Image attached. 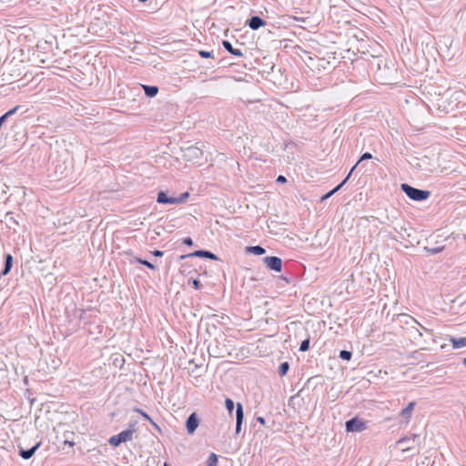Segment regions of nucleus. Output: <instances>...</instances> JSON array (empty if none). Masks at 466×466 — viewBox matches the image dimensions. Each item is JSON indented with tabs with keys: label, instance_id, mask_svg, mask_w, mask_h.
<instances>
[{
	"label": "nucleus",
	"instance_id": "f257e3e1",
	"mask_svg": "<svg viewBox=\"0 0 466 466\" xmlns=\"http://www.w3.org/2000/svg\"><path fill=\"white\" fill-rule=\"evenodd\" d=\"M400 189L407 195L410 199L414 201H424L431 196V191L416 188L407 183H402L400 185Z\"/></svg>",
	"mask_w": 466,
	"mask_h": 466
},
{
	"label": "nucleus",
	"instance_id": "f03ea898",
	"mask_svg": "<svg viewBox=\"0 0 466 466\" xmlns=\"http://www.w3.org/2000/svg\"><path fill=\"white\" fill-rule=\"evenodd\" d=\"M133 435L130 431L124 430L121 432L113 435L109 438L108 443L112 447H118L121 443L132 441Z\"/></svg>",
	"mask_w": 466,
	"mask_h": 466
},
{
	"label": "nucleus",
	"instance_id": "7ed1b4c3",
	"mask_svg": "<svg viewBox=\"0 0 466 466\" xmlns=\"http://www.w3.org/2000/svg\"><path fill=\"white\" fill-rule=\"evenodd\" d=\"M366 421L357 417L351 418L345 423V429L348 432H361L362 431L366 430Z\"/></svg>",
	"mask_w": 466,
	"mask_h": 466
},
{
	"label": "nucleus",
	"instance_id": "20e7f679",
	"mask_svg": "<svg viewBox=\"0 0 466 466\" xmlns=\"http://www.w3.org/2000/svg\"><path fill=\"white\" fill-rule=\"evenodd\" d=\"M187 258H208L211 260H218V257L215 253H213L209 250H205V249H198V250H196V251L188 253V254L181 255L179 257V259L183 260Z\"/></svg>",
	"mask_w": 466,
	"mask_h": 466
},
{
	"label": "nucleus",
	"instance_id": "39448f33",
	"mask_svg": "<svg viewBox=\"0 0 466 466\" xmlns=\"http://www.w3.org/2000/svg\"><path fill=\"white\" fill-rule=\"evenodd\" d=\"M263 262L266 267L272 271L281 272L282 270V259L276 256H268L263 258Z\"/></svg>",
	"mask_w": 466,
	"mask_h": 466
},
{
	"label": "nucleus",
	"instance_id": "423d86ee",
	"mask_svg": "<svg viewBox=\"0 0 466 466\" xmlns=\"http://www.w3.org/2000/svg\"><path fill=\"white\" fill-rule=\"evenodd\" d=\"M420 442V436L418 434H411L405 436L399 440L398 443L403 448V451H409L413 448L414 444Z\"/></svg>",
	"mask_w": 466,
	"mask_h": 466
},
{
	"label": "nucleus",
	"instance_id": "0eeeda50",
	"mask_svg": "<svg viewBox=\"0 0 466 466\" xmlns=\"http://www.w3.org/2000/svg\"><path fill=\"white\" fill-rule=\"evenodd\" d=\"M243 421H244L243 405L240 402H238L236 404V428H235L236 435H238L240 433Z\"/></svg>",
	"mask_w": 466,
	"mask_h": 466
},
{
	"label": "nucleus",
	"instance_id": "6e6552de",
	"mask_svg": "<svg viewBox=\"0 0 466 466\" xmlns=\"http://www.w3.org/2000/svg\"><path fill=\"white\" fill-rule=\"evenodd\" d=\"M199 418L196 412L191 413L186 420V429L188 434H193L199 425Z\"/></svg>",
	"mask_w": 466,
	"mask_h": 466
},
{
	"label": "nucleus",
	"instance_id": "1a4fd4ad",
	"mask_svg": "<svg viewBox=\"0 0 466 466\" xmlns=\"http://www.w3.org/2000/svg\"><path fill=\"white\" fill-rule=\"evenodd\" d=\"M202 156V149L196 146H190L184 151V157H187V160H198L200 159Z\"/></svg>",
	"mask_w": 466,
	"mask_h": 466
},
{
	"label": "nucleus",
	"instance_id": "9d476101",
	"mask_svg": "<svg viewBox=\"0 0 466 466\" xmlns=\"http://www.w3.org/2000/svg\"><path fill=\"white\" fill-rule=\"evenodd\" d=\"M157 202L163 205H177L176 197L168 196L167 191L160 190L157 192Z\"/></svg>",
	"mask_w": 466,
	"mask_h": 466
},
{
	"label": "nucleus",
	"instance_id": "9b49d317",
	"mask_svg": "<svg viewBox=\"0 0 466 466\" xmlns=\"http://www.w3.org/2000/svg\"><path fill=\"white\" fill-rule=\"evenodd\" d=\"M265 25L266 22L258 15H252L246 21V25H248L252 30H258Z\"/></svg>",
	"mask_w": 466,
	"mask_h": 466
},
{
	"label": "nucleus",
	"instance_id": "f8f14e48",
	"mask_svg": "<svg viewBox=\"0 0 466 466\" xmlns=\"http://www.w3.org/2000/svg\"><path fill=\"white\" fill-rule=\"evenodd\" d=\"M5 223L9 229L13 230L14 232L17 231V227H19V221L16 218V217H15L13 212H7L5 214Z\"/></svg>",
	"mask_w": 466,
	"mask_h": 466
},
{
	"label": "nucleus",
	"instance_id": "ddd939ff",
	"mask_svg": "<svg viewBox=\"0 0 466 466\" xmlns=\"http://www.w3.org/2000/svg\"><path fill=\"white\" fill-rule=\"evenodd\" d=\"M40 446H41V442L39 441L36 444H35L33 447H31L30 449L25 450L23 448H19L18 454L24 460H29L34 456V454L39 449Z\"/></svg>",
	"mask_w": 466,
	"mask_h": 466
},
{
	"label": "nucleus",
	"instance_id": "4468645a",
	"mask_svg": "<svg viewBox=\"0 0 466 466\" xmlns=\"http://www.w3.org/2000/svg\"><path fill=\"white\" fill-rule=\"evenodd\" d=\"M14 263L13 256L10 253L5 255L4 268L0 273L1 277L6 276L12 269Z\"/></svg>",
	"mask_w": 466,
	"mask_h": 466
},
{
	"label": "nucleus",
	"instance_id": "2eb2a0df",
	"mask_svg": "<svg viewBox=\"0 0 466 466\" xmlns=\"http://www.w3.org/2000/svg\"><path fill=\"white\" fill-rule=\"evenodd\" d=\"M223 47L231 55L237 57H242L243 52L240 49L234 48L232 44L228 40L222 41Z\"/></svg>",
	"mask_w": 466,
	"mask_h": 466
},
{
	"label": "nucleus",
	"instance_id": "dca6fc26",
	"mask_svg": "<svg viewBox=\"0 0 466 466\" xmlns=\"http://www.w3.org/2000/svg\"><path fill=\"white\" fill-rule=\"evenodd\" d=\"M142 88L144 89L145 95L150 98L155 97L159 91L157 86L142 85Z\"/></svg>",
	"mask_w": 466,
	"mask_h": 466
},
{
	"label": "nucleus",
	"instance_id": "f3484780",
	"mask_svg": "<svg viewBox=\"0 0 466 466\" xmlns=\"http://www.w3.org/2000/svg\"><path fill=\"white\" fill-rule=\"evenodd\" d=\"M449 341L451 343L453 349H460L466 346V336L458 339L450 336Z\"/></svg>",
	"mask_w": 466,
	"mask_h": 466
},
{
	"label": "nucleus",
	"instance_id": "a211bd4d",
	"mask_svg": "<svg viewBox=\"0 0 466 466\" xmlns=\"http://www.w3.org/2000/svg\"><path fill=\"white\" fill-rule=\"evenodd\" d=\"M246 252L247 253H249V254H254V255H257V256H260V255H263L266 253V249L259 246V245H257V246H248L246 248Z\"/></svg>",
	"mask_w": 466,
	"mask_h": 466
},
{
	"label": "nucleus",
	"instance_id": "6ab92c4d",
	"mask_svg": "<svg viewBox=\"0 0 466 466\" xmlns=\"http://www.w3.org/2000/svg\"><path fill=\"white\" fill-rule=\"evenodd\" d=\"M139 263L143 266H146L147 268H148L149 269H152V270H155L156 269V266L151 263L150 261L147 260V259H144L142 258H139V257H134L131 260H130V263L133 264V263Z\"/></svg>",
	"mask_w": 466,
	"mask_h": 466
},
{
	"label": "nucleus",
	"instance_id": "aec40b11",
	"mask_svg": "<svg viewBox=\"0 0 466 466\" xmlns=\"http://www.w3.org/2000/svg\"><path fill=\"white\" fill-rule=\"evenodd\" d=\"M415 404L416 403L414 401L410 402L407 405V407L400 411V416H402L405 419H410L411 416V412L415 407Z\"/></svg>",
	"mask_w": 466,
	"mask_h": 466
},
{
	"label": "nucleus",
	"instance_id": "412c9836",
	"mask_svg": "<svg viewBox=\"0 0 466 466\" xmlns=\"http://www.w3.org/2000/svg\"><path fill=\"white\" fill-rule=\"evenodd\" d=\"M289 370V364L288 361L281 362L278 369V373L280 377H284Z\"/></svg>",
	"mask_w": 466,
	"mask_h": 466
},
{
	"label": "nucleus",
	"instance_id": "4be33fe9",
	"mask_svg": "<svg viewBox=\"0 0 466 466\" xmlns=\"http://www.w3.org/2000/svg\"><path fill=\"white\" fill-rule=\"evenodd\" d=\"M218 457L216 453L211 452L208 458L206 466H218Z\"/></svg>",
	"mask_w": 466,
	"mask_h": 466
},
{
	"label": "nucleus",
	"instance_id": "5701e85b",
	"mask_svg": "<svg viewBox=\"0 0 466 466\" xmlns=\"http://www.w3.org/2000/svg\"><path fill=\"white\" fill-rule=\"evenodd\" d=\"M225 407L227 410L228 411V414L230 417H232V413L235 408V403L230 398H226L225 400Z\"/></svg>",
	"mask_w": 466,
	"mask_h": 466
},
{
	"label": "nucleus",
	"instance_id": "b1692460",
	"mask_svg": "<svg viewBox=\"0 0 466 466\" xmlns=\"http://www.w3.org/2000/svg\"><path fill=\"white\" fill-rule=\"evenodd\" d=\"M309 345H310V338H309V336H308V338H306L304 340L301 341L299 349V351L305 352V351L309 350Z\"/></svg>",
	"mask_w": 466,
	"mask_h": 466
},
{
	"label": "nucleus",
	"instance_id": "393cba45",
	"mask_svg": "<svg viewBox=\"0 0 466 466\" xmlns=\"http://www.w3.org/2000/svg\"><path fill=\"white\" fill-rule=\"evenodd\" d=\"M339 357L342 360L350 361L352 358V352L350 350H342L339 351Z\"/></svg>",
	"mask_w": 466,
	"mask_h": 466
},
{
	"label": "nucleus",
	"instance_id": "a878e982",
	"mask_svg": "<svg viewBox=\"0 0 466 466\" xmlns=\"http://www.w3.org/2000/svg\"><path fill=\"white\" fill-rule=\"evenodd\" d=\"M188 198H189V193L187 191L181 193L178 197H176L177 205L185 203Z\"/></svg>",
	"mask_w": 466,
	"mask_h": 466
},
{
	"label": "nucleus",
	"instance_id": "bb28decb",
	"mask_svg": "<svg viewBox=\"0 0 466 466\" xmlns=\"http://www.w3.org/2000/svg\"><path fill=\"white\" fill-rule=\"evenodd\" d=\"M21 108V106L17 105L15 107L9 109L7 112H5L3 116L8 119L12 116L15 115L17 111Z\"/></svg>",
	"mask_w": 466,
	"mask_h": 466
},
{
	"label": "nucleus",
	"instance_id": "cd10ccee",
	"mask_svg": "<svg viewBox=\"0 0 466 466\" xmlns=\"http://www.w3.org/2000/svg\"><path fill=\"white\" fill-rule=\"evenodd\" d=\"M188 285H191L195 289H200L202 287L200 280L198 279H188Z\"/></svg>",
	"mask_w": 466,
	"mask_h": 466
},
{
	"label": "nucleus",
	"instance_id": "c85d7f7f",
	"mask_svg": "<svg viewBox=\"0 0 466 466\" xmlns=\"http://www.w3.org/2000/svg\"><path fill=\"white\" fill-rule=\"evenodd\" d=\"M134 411L140 414L145 420H148L149 422H151L153 420L152 418L146 411H144L143 410H141L139 408H135Z\"/></svg>",
	"mask_w": 466,
	"mask_h": 466
},
{
	"label": "nucleus",
	"instance_id": "c756f323",
	"mask_svg": "<svg viewBox=\"0 0 466 466\" xmlns=\"http://www.w3.org/2000/svg\"><path fill=\"white\" fill-rule=\"evenodd\" d=\"M371 158H372V155L370 152H365L360 156V159L358 160V162L355 165H357V167H358L359 164L361 163L362 161L370 160Z\"/></svg>",
	"mask_w": 466,
	"mask_h": 466
},
{
	"label": "nucleus",
	"instance_id": "7c9ffc66",
	"mask_svg": "<svg viewBox=\"0 0 466 466\" xmlns=\"http://www.w3.org/2000/svg\"><path fill=\"white\" fill-rule=\"evenodd\" d=\"M426 250L431 255H436L443 250V247H437V248H426Z\"/></svg>",
	"mask_w": 466,
	"mask_h": 466
},
{
	"label": "nucleus",
	"instance_id": "2f4dec72",
	"mask_svg": "<svg viewBox=\"0 0 466 466\" xmlns=\"http://www.w3.org/2000/svg\"><path fill=\"white\" fill-rule=\"evenodd\" d=\"M127 430L130 431L131 434L134 435V433L137 431V421H130Z\"/></svg>",
	"mask_w": 466,
	"mask_h": 466
},
{
	"label": "nucleus",
	"instance_id": "473e14b6",
	"mask_svg": "<svg viewBox=\"0 0 466 466\" xmlns=\"http://www.w3.org/2000/svg\"><path fill=\"white\" fill-rule=\"evenodd\" d=\"M198 54L203 58H210V57H212V52L211 51L200 50V51H198Z\"/></svg>",
	"mask_w": 466,
	"mask_h": 466
},
{
	"label": "nucleus",
	"instance_id": "72a5a7b5",
	"mask_svg": "<svg viewBox=\"0 0 466 466\" xmlns=\"http://www.w3.org/2000/svg\"><path fill=\"white\" fill-rule=\"evenodd\" d=\"M357 168V165H354L350 171L349 172V174L347 175V177L341 181V183H344V185L347 183V181L350 179L352 172Z\"/></svg>",
	"mask_w": 466,
	"mask_h": 466
},
{
	"label": "nucleus",
	"instance_id": "f704fd0d",
	"mask_svg": "<svg viewBox=\"0 0 466 466\" xmlns=\"http://www.w3.org/2000/svg\"><path fill=\"white\" fill-rule=\"evenodd\" d=\"M182 243L187 246H193V240L190 237H187L182 239Z\"/></svg>",
	"mask_w": 466,
	"mask_h": 466
},
{
	"label": "nucleus",
	"instance_id": "c9c22d12",
	"mask_svg": "<svg viewBox=\"0 0 466 466\" xmlns=\"http://www.w3.org/2000/svg\"><path fill=\"white\" fill-rule=\"evenodd\" d=\"M151 254L155 257L161 258V257H163L164 252L159 249H155V250L151 251Z\"/></svg>",
	"mask_w": 466,
	"mask_h": 466
},
{
	"label": "nucleus",
	"instance_id": "e433bc0d",
	"mask_svg": "<svg viewBox=\"0 0 466 466\" xmlns=\"http://www.w3.org/2000/svg\"><path fill=\"white\" fill-rule=\"evenodd\" d=\"M276 182H277V183H280V184H284V183H286V182H287V178H286V177H285V176H283V175H279V176L277 177Z\"/></svg>",
	"mask_w": 466,
	"mask_h": 466
},
{
	"label": "nucleus",
	"instance_id": "4c0bfd02",
	"mask_svg": "<svg viewBox=\"0 0 466 466\" xmlns=\"http://www.w3.org/2000/svg\"><path fill=\"white\" fill-rule=\"evenodd\" d=\"M333 195H334L333 191H332V190H330V191H329L328 193H326L325 195H323V196L321 197V199H320V200H321V201H325V200H327L328 198H330L331 196H333Z\"/></svg>",
	"mask_w": 466,
	"mask_h": 466
},
{
	"label": "nucleus",
	"instance_id": "58836bf2",
	"mask_svg": "<svg viewBox=\"0 0 466 466\" xmlns=\"http://www.w3.org/2000/svg\"><path fill=\"white\" fill-rule=\"evenodd\" d=\"M150 423L157 432H159L160 434L162 433V430L158 424H157L154 420H152Z\"/></svg>",
	"mask_w": 466,
	"mask_h": 466
},
{
	"label": "nucleus",
	"instance_id": "ea45409f",
	"mask_svg": "<svg viewBox=\"0 0 466 466\" xmlns=\"http://www.w3.org/2000/svg\"><path fill=\"white\" fill-rule=\"evenodd\" d=\"M344 186V183H339L338 186H336L333 189H331L333 191V193H337L339 190H340L342 188V187Z\"/></svg>",
	"mask_w": 466,
	"mask_h": 466
},
{
	"label": "nucleus",
	"instance_id": "a19ab883",
	"mask_svg": "<svg viewBox=\"0 0 466 466\" xmlns=\"http://www.w3.org/2000/svg\"><path fill=\"white\" fill-rule=\"evenodd\" d=\"M409 318L410 319V320H411L412 322H414V323L418 324L419 326H420V328H421L423 330H425V331H429V329H428L427 328H425V327H423L422 325H420V323H419V322H418L414 318L410 317V316H409Z\"/></svg>",
	"mask_w": 466,
	"mask_h": 466
},
{
	"label": "nucleus",
	"instance_id": "79ce46f5",
	"mask_svg": "<svg viewBox=\"0 0 466 466\" xmlns=\"http://www.w3.org/2000/svg\"><path fill=\"white\" fill-rule=\"evenodd\" d=\"M256 420H257L259 424H261V425H265V424H266V420H265L263 417H261V416H258V417L256 418Z\"/></svg>",
	"mask_w": 466,
	"mask_h": 466
},
{
	"label": "nucleus",
	"instance_id": "37998d69",
	"mask_svg": "<svg viewBox=\"0 0 466 466\" xmlns=\"http://www.w3.org/2000/svg\"><path fill=\"white\" fill-rule=\"evenodd\" d=\"M65 445H68L69 447H73L75 445V442L74 441H67L66 440L64 441Z\"/></svg>",
	"mask_w": 466,
	"mask_h": 466
},
{
	"label": "nucleus",
	"instance_id": "c03bdc74",
	"mask_svg": "<svg viewBox=\"0 0 466 466\" xmlns=\"http://www.w3.org/2000/svg\"><path fill=\"white\" fill-rule=\"evenodd\" d=\"M414 329H415L416 333L418 334V336H420V337L422 336V333L416 327H414Z\"/></svg>",
	"mask_w": 466,
	"mask_h": 466
},
{
	"label": "nucleus",
	"instance_id": "a18cd8bd",
	"mask_svg": "<svg viewBox=\"0 0 466 466\" xmlns=\"http://www.w3.org/2000/svg\"><path fill=\"white\" fill-rule=\"evenodd\" d=\"M295 399H296V396H292V397H290V399H289V403H290L291 401H293Z\"/></svg>",
	"mask_w": 466,
	"mask_h": 466
},
{
	"label": "nucleus",
	"instance_id": "49530a36",
	"mask_svg": "<svg viewBox=\"0 0 466 466\" xmlns=\"http://www.w3.org/2000/svg\"><path fill=\"white\" fill-rule=\"evenodd\" d=\"M462 364H463V365H464V367L466 368V358H464V359L462 360Z\"/></svg>",
	"mask_w": 466,
	"mask_h": 466
},
{
	"label": "nucleus",
	"instance_id": "de8ad7c7",
	"mask_svg": "<svg viewBox=\"0 0 466 466\" xmlns=\"http://www.w3.org/2000/svg\"><path fill=\"white\" fill-rule=\"evenodd\" d=\"M164 466H170V465L167 462H165Z\"/></svg>",
	"mask_w": 466,
	"mask_h": 466
}]
</instances>
